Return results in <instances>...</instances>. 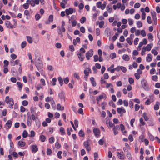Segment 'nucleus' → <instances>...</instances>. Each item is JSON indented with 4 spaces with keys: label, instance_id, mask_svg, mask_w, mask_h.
<instances>
[{
    "label": "nucleus",
    "instance_id": "338daca9",
    "mask_svg": "<svg viewBox=\"0 0 160 160\" xmlns=\"http://www.w3.org/2000/svg\"><path fill=\"white\" fill-rule=\"evenodd\" d=\"M86 21V18L84 17H83L80 20V22L81 23H83Z\"/></svg>",
    "mask_w": 160,
    "mask_h": 160
},
{
    "label": "nucleus",
    "instance_id": "7ed1b4c3",
    "mask_svg": "<svg viewBox=\"0 0 160 160\" xmlns=\"http://www.w3.org/2000/svg\"><path fill=\"white\" fill-rule=\"evenodd\" d=\"M75 9L71 8H69L68 9H66L65 10L66 14L68 16L69 14H72L73 13H75Z\"/></svg>",
    "mask_w": 160,
    "mask_h": 160
},
{
    "label": "nucleus",
    "instance_id": "f03ea898",
    "mask_svg": "<svg viewBox=\"0 0 160 160\" xmlns=\"http://www.w3.org/2000/svg\"><path fill=\"white\" fill-rule=\"evenodd\" d=\"M35 65L38 70L41 69V68L42 67L43 65L42 61L41 60L40 58H38L36 62Z\"/></svg>",
    "mask_w": 160,
    "mask_h": 160
},
{
    "label": "nucleus",
    "instance_id": "9b49d317",
    "mask_svg": "<svg viewBox=\"0 0 160 160\" xmlns=\"http://www.w3.org/2000/svg\"><path fill=\"white\" fill-rule=\"evenodd\" d=\"M152 60V55L150 54H148V56L146 57V60L147 62H150Z\"/></svg>",
    "mask_w": 160,
    "mask_h": 160
},
{
    "label": "nucleus",
    "instance_id": "423d86ee",
    "mask_svg": "<svg viewBox=\"0 0 160 160\" xmlns=\"http://www.w3.org/2000/svg\"><path fill=\"white\" fill-rule=\"evenodd\" d=\"M117 112L121 114V116H122V112L123 113H125L126 112V110L124 109L123 107H122L120 108H118L117 110Z\"/></svg>",
    "mask_w": 160,
    "mask_h": 160
},
{
    "label": "nucleus",
    "instance_id": "aec40b11",
    "mask_svg": "<svg viewBox=\"0 0 160 160\" xmlns=\"http://www.w3.org/2000/svg\"><path fill=\"white\" fill-rule=\"evenodd\" d=\"M105 33L107 34V36H108L110 33V29L109 28H106L105 30Z\"/></svg>",
    "mask_w": 160,
    "mask_h": 160
},
{
    "label": "nucleus",
    "instance_id": "680f3d73",
    "mask_svg": "<svg viewBox=\"0 0 160 160\" xmlns=\"http://www.w3.org/2000/svg\"><path fill=\"white\" fill-rule=\"evenodd\" d=\"M103 98V96L102 95H100L98 97L96 98V100L98 101L99 100L102 99Z\"/></svg>",
    "mask_w": 160,
    "mask_h": 160
},
{
    "label": "nucleus",
    "instance_id": "f704fd0d",
    "mask_svg": "<svg viewBox=\"0 0 160 160\" xmlns=\"http://www.w3.org/2000/svg\"><path fill=\"white\" fill-rule=\"evenodd\" d=\"M107 12H108L109 13H111L112 10V8L109 7V6H107Z\"/></svg>",
    "mask_w": 160,
    "mask_h": 160
},
{
    "label": "nucleus",
    "instance_id": "603ef678",
    "mask_svg": "<svg viewBox=\"0 0 160 160\" xmlns=\"http://www.w3.org/2000/svg\"><path fill=\"white\" fill-rule=\"evenodd\" d=\"M104 24V22L103 21H102L100 22L99 24V28H102L103 27V25Z\"/></svg>",
    "mask_w": 160,
    "mask_h": 160
},
{
    "label": "nucleus",
    "instance_id": "de8ad7c7",
    "mask_svg": "<svg viewBox=\"0 0 160 160\" xmlns=\"http://www.w3.org/2000/svg\"><path fill=\"white\" fill-rule=\"evenodd\" d=\"M52 150L50 148H48L47 150V154L48 155H50L52 153Z\"/></svg>",
    "mask_w": 160,
    "mask_h": 160
},
{
    "label": "nucleus",
    "instance_id": "c756f323",
    "mask_svg": "<svg viewBox=\"0 0 160 160\" xmlns=\"http://www.w3.org/2000/svg\"><path fill=\"white\" fill-rule=\"evenodd\" d=\"M40 139L41 141L42 142H44L45 141L46 139V138L43 135H41L40 137Z\"/></svg>",
    "mask_w": 160,
    "mask_h": 160
},
{
    "label": "nucleus",
    "instance_id": "dca6fc26",
    "mask_svg": "<svg viewBox=\"0 0 160 160\" xmlns=\"http://www.w3.org/2000/svg\"><path fill=\"white\" fill-rule=\"evenodd\" d=\"M90 81L91 83L93 86H95L96 85V83L94 80V78L93 77H91L90 78Z\"/></svg>",
    "mask_w": 160,
    "mask_h": 160
},
{
    "label": "nucleus",
    "instance_id": "c9c22d12",
    "mask_svg": "<svg viewBox=\"0 0 160 160\" xmlns=\"http://www.w3.org/2000/svg\"><path fill=\"white\" fill-rule=\"evenodd\" d=\"M148 39L149 40L153 39V37L151 33H148Z\"/></svg>",
    "mask_w": 160,
    "mask_h": 160
},
{
    "label": "nucleus",
    "instance_id": "e2e57ef3",
    "mask_svg": "<svg viewBox=\"0 0 160 160\" xmlns=\"http://www.w3.org/2000/svg\"><path fill=\"white\" fill-rule=\"evenodd\" d=\"M28 5L29 3H26L23 5V7L25 9H27L28 8Z\"/></svg>",
    "mask_w": 160,
    "mask_h": 160
},
{
    "label": "nucleus",
    "instance_id": "e433bc0d",
    "mask_svg": "<svg viewBox=\"0 0 160 160\" xmlns=\"http://www.w3.org/2000/svg\"><path fill=\"white\" fill-rule=\"evenodd\" d=\"M146 51V49L145 47H143L142 49V51L141 52V55H143L145 54V52Z\"/></svg>",
    "mask_w": 160,
    "mask_h": 160
},
{
    "label": "nucleus",
    "instance_id": "2f4dec72",
    "mask_svg": "<svg viewBox=\"0 0 160 160\" xmlns=\"http://www.w3.org/2000/svg\"><path fill=\"white\" fill-rule=\"evenodd\" d=\"M54 138L53 137H51L49 139V142L50 143H53L54 141Z\"/></svg>",
    "mask_w": 160,
    "mask_h": 160
},
{
    "label": "nucleus",
    "instance_id": "774afa93",
    "mask_svg": "<svg viewBox=\"0 0 160 160\" xmlns=\"http://www.w3.org/2000/svg\"><path fill=\"white\" fill-rule=\"evenodd\" d=\"M121 70L124 72H126L127 71L126 68L125 67L122 66H121Z\"/></svg>",
    "mask_w": 160,
    "mask_h": 160
},
{
    "label": "nucleus",
    "instance_id": "20e7f679",
    "mask_svg": "<svg viewBox=\"0 0 160 160\" xmlns=\"http://www.w3.org/2000/svg\"><path fill=\"white\" fill-rule=\"evenodd\" d=\"M84 147L88 151H89L91 150V147L90 144H89V141L87 140L84 142Z\"/></svg>",
    "mask_w": 160,
    "mask_h": 160
},
{
    "label": "nucleus",
    "instance_id": "ea45409f",
    "mask_svg": "<svg viewBox=\"0 0 160 160\" xmlns=\"http://www.w3.org/2000/svg\"><path fill=\"white\" fill-rule=\"evenodd\" d=\"M58 29L59 30V31L58 32V34L59 35H60V37L62 38L63 37V34H62V32H61V30H60V27H58Z\"/></svg>",
    "mask_w": 160,
    "mask_h": 160
},
{
    "label": "nucleus",
    "instance_id": "bb28decb",
    "mask_svg": "<svg viewBox=\"0 0 160 160\" xmlns=\"http://www.w3.org/2000/svg\"><path fill=\"white\" fill-rule=\"evenodd\" d=\"M60 131L62 135H63L65 134V132L63 128L61 127L60 128Z\"/></svg>",
    "mask_w": 160,
    "mask_h": 160
},
{
    "label": "nucleus",
    "instance_id": "412c9836",
    "mask_svg": "<svg viewBox=\"0 0 160 160\" xmlns=\"http://www.w3.org/2000/svg\"><path fill=\"white\" fill-rule=\"evenodd\" d=\"M137 27L139 28L142 26V23L141 21H138L136 23Z\"/></svg>",
    "mask_w": 160,
    "mask_h": 160
},
{
    "label": "nucleus",
    "instance_id": "13d9d810",
    "mask_svg": "<svg viewBox=\"0 0 160 160\" xmlns=\"http://www.w3.org/2000/svg\"><path fill=\"white\" fill-rule=\"evenodd\" d=\"M143 45V43L142 42H141L139 43L138 47L137 48V49L139 50H141V48L142 47V46Z\"/></svg>",
    "mask_w": 160,
    "mask_h": 160
},
{
    "label": "nucleus",
    "instance_id": "6ab92c4d",
    "mask_svg": "<svg viewBox=\"0 0 160 160\" xmlns=\"http://www.w3.org/2000/svg\"><path fill=\"white\" fill-rule=\"evenodd\" d=\"M26 38L27 39V40L29 43H32V42L33 40L32 39V38L31 37L27 36L26 37Z\"/></svg>",
    "mask_w": 160,
    "mask_h": 160
},
{
    "label": "nucleus",
    "instance_id": "f8f14e48",
    "mask_svg": "<svg viewBox=\"0 0 160 160\" xmlns=\"http://www.w3.org/2000/svg\"><path fill=\"white\" fill-rule=\"evenodd\" d=\"M123 59L126 61H128L129 60L130 58L129 56L127 54H124L122 57Z\"/></svg>",
    "mask_w": 160,
    "mask_h": 160
},
{
    "label": "nucleus",
    "instance_id": "7c9ffc66",
    "mask_svg": "<svg viewBox=\"0 0 160 160\" xmlns=\"http://www.w3.org/2000/svg\"><path fill=\"white\" fill-rule=\"evenodd\" d=\"M147 22L149 24H151L152 22L151 18L150 16H148L147 17Z\"/></svg>",
    "mask_w": 160,
    "mask_h": 160
},
{
    "label": "nucleus",
    "instance_id": "c85d7f7f",
    "mask_svg": "<svg viewBox=\"0 0 160 160\" xmlns=\"http://www.w3.org/2000/svg\"><path fill=\"white\" fill-rule=\"evenodd\" d=\"M28 135V133L26 130H24L22 133V137L24 138H26Z\"/></svg>",
    "mask_w": 160,
    "mask_h": 160
},
{
    "label": "nucleus",
    "instance_id": "9d476101",
    "mask_svg": "<svg viewBox=\"0 0 160 160\" xmlns=\"http://www.w3.org/2000/svg\"><path fill=\"white\" fill-rule=\"evenodd\" d=\"M32 152H36L38 150L37 146L36 145H33L31 146Z\"/></svg>",
    "mask_w": 160,
    "mask_h": 160
},
{
    "label": "nucleus",
    "instance_id": "3c124183",
    "mask_svg": "<svg viewBox=\"0 0 160 160\" xmlns=\"http://www.w3.org/2000/svg\"><path fill=\"white\" fill-rule=\"evenodd\" d=\"M59 97L61 99L64 98V95L63 92H62L59 94Z\"/></svg>",
    "mask_w": 160,
    "mask_h": 160
},
{
    "label": "nucleus",
    "instance_id": "5701e85b",
    "mask_svg": "<svg viewBox=\"0 0 160 160\" xmlns=\"http://www.w3.org/2000/svg\"><path fill=\"white\" fill-rule=\"evenodd\" d=\"M58 80L59 81V83L60 84L61 86L63 84V80L61 77H59L58 78Z\"/></svg>",
    "mask_w": 160,
    "mask_h": 160
},
{
    "label": "nucleus",
    "instance_id": "bf43d9fd",
    "mask_svg": "<svg viewBox=\"0 0 160 160\" xmlns=\"http://www.w3.org/2000/svg\"><path fill=\"white\" fill-rule=\"evenodd\" d=\"M139 108L140 106L136 104L135 105V111H138L139 109Z\"/></svg>",
    "mask_w": 160,
    "mask_h": 160
},
{
    "label": "nucleus",
    "instance_id": "58836bf2",
    "mask_svg": "<svg viewBox=\"0 0 160 160\" xmlns=\"http://www.w3.org/2000/svg\"><path fill=\"white\" fill-rule=\"evenodd\" d=\"M128 23L129 25L131 26L133 24V21L132 19L131 18H128Z\"/></svg>",
    "mask_w": 160,
    "mask_h": 160
},
{
    "label": "nucleus",
    "instance_id": "052dcab7",
    "mask_svg": "<svg viewBox=\"0 0 160 160\" xmlns=\"http://www.w3.org/2000/svg\"><path fill=\"white\" fill-rule=\"evenodd\" d=\"M94 60L95 62H97L98 60H99V58L98 56L97 55H95L93 56Z\"/></svg>",
    "mask_w": 160,
    "mask_h": 160
},
{
    "label": "nucleus",
    "instance_id": "37998d69",
    "mask_svg": "<svg viewBox=\"0 0 160 160\" xmlns=\"http://www.w3.org/2000/svg\"><path fill=\"white\" fill-rule=\"evenodd\" d=\"M158 77L156 75L153 76L152 77V79L154 81H157Z\"/></svg>",
    "mask_w": 160,
    "mask_h": 160
},
{
    "label": "nucleus",
    "instance_id": "0e129e2a",
    "mask_svg": "<svg viewBox=\"0 0 160 160\" xmlns=\"http://www.w3.org/2000/svg\"><path fill=\"white\" fill-rule=\"evenodd\" d=\"M148 124L149 126H152L154 125V123L153 121L150 120L148 122Z\"/></svg>",
    "mask_w": 160,
    "mask_h": 160
},
{
    "label": "nucleus",
    "instance_id": "f3484780",
    "mask_svg": "<svg viewBox=\"0 0 160 160\" xmlns=\"http://www.w3.org/2000/svg\"><path fill=\"white\" fill-rule=\"evenodd\" d=\"M141 83L142 86L145 88V87L147 88V83L145 80L143 79L141 81Z\"/></svg>",
    "mask_w": 160,
    "mask_h": 160
},
{
    "label": "nucleus",
    "instance_id": "f257e3e1",
    "mask_svg": "<svg viewBox=\"0 0 160 160\" xmlns=\"http://www.w3.org/2000/svg\"><path fill=\"white\" fill-rule=\"evenodd\" d=\"M13 21L14 23L12 25L9 21H6V25L8 28H15L16 27V24L17 21L16 20L14 19Z\"/></svg>",
    "mask_w": 160,
    "mask_h": 160
},
{
    "label": "nucleus",
    "instance_id": "09e8293b",
    "mask_svg": "<svg viewBox=\"0 0 160 160\" xmlns=\"http://www.w3.org/2000/svg\"><path fill=\"white\" fill-rule=\"evenodd\" d=\"M26 41H23L21 43V47L22 48H24L26 45Z\"/></svg>",
    "mask_w": 160,
    "mask_h": 160
},
{
    "label": "nucleus",
    "instance_id": "69168bd1",
    "mask_svg": "<svg viewBox=\"0 0 160 160\" xmlns=\"http://www.w3.org/2000/svg\"><path fill=\"white\" fill-rule=\"evenodd\" d=\"M55 146L56 148L58 149L59 148L61 147L60 145L58 142H56L55 143Z\"/></svg>",
    "mask_w": 160,
    "mask_h": 160
},
{
    "label": "nucleus",
    "instance_id": "c03bdc74",
    "mask_svg": "<svg viewBox=\"0 0 160 160\" xmlns=\"http://www.w3.org/2000/svg\"><path fill=\"white\" fill-rule=\"evenodd\" d=\"M111 58L112 59H113L116 57V54L115 53H112L110 55Z\"/></svg>",
    "mask_w": 160,
    "mask_h": 160
},
{
    "label": "nucleus",
    "instance_id": "cd10ccee",
    "mask_svg": "<svg viewBox=\"0 0 160 160\" xmlns=\"http://www.w3.org/2000/svg\"><path fill=\"white\" fill-rule=\"evenodd\" d=\"M6 124L7 126L9 128H10L11 127V125H12V122L10 120H8L7 121Z\"/></svg>",
    "mask_w": 160,
    "mask_h": 160
},
{
    "label": "nucleus",
    "instance_id": "a878e982",
    "mask_svg": "<svg viewBox=\"0 0 160 160\" xmlns=\"http://www.w3.org/2000/svg\"><path fill=\"white\" fill-rule=\"evenodd\" d=\"M18 144L21 147H23L25 145V143L22 141H20L18 142Z\"/></svg>",
    "mask_w": 160,
    "mask_h": 160
},
{
    "label": "nucleus",
    "instance_id": "6e6552de",
    "mask_svg": "<svg viewBox=\"0 0 160 160\" xmlns=\"http://www.w3.org/2000/svg\"><path fill=\"white\" fill-rule=\"evenodd\" d=\"M118 156L120 159L123 160L124 158V154L123 152H117Z\"/></svg>",
    "mask_w": 160,
    "mask_h": 160
},
{
    "label": "nucleus",
    "instance_id": "2eb2a0df",
    "mask_svg": "<svg viewBox=\"0 0 160 160\" xmlns=\"http://www.w3.org/2000/svg\"><path fill=\"white\" fill-rule=\"evenodd\" d=\"M153 46V44L152 43H151L150 44H148L146 46V50H147L148 51H150L151 48Z\"/></svg>",
    "mask_w": 160,
    "mask_h": 160
},
{
    "label": "nucleus",
    "instance_id": "a19ab883",
    "mask_svg": "<svg viewBox=\"0 0 160 160\" xmlns=\"http://www.w3.org/2000/svg\"><path fill=\"white\" fill-rule=\"evenodd\" d=\"M78 134L80 137H83L84 135V132L81 130L80 131Z\"/></svg>",
    "mask_w": 160,
    "mask_h": 160
},
{
    "label": "nucleus",
    "instance_id": "4468645a",
    "mask_svg": "<svg viewBox=\"0 0 160 160\" xmlns=\"http://www.w3.org/2000/svg\"><path fill=\"white\" fill-rule=\"evenodd\" d=\"M91 71V70L89 68H88L87 69H85L84 70V72L85 76H86V78H87V77L89 75V72Z\"/></svg>",
    "mask_w": 160,
    "mask_h": 160
},
{
    "label": "nucleus",
    "instance_id": "39448f33",
    "mask_svg": "<svg viewBox=\"0 0 160 160\" xmlns=\"http://www.w3.org/2000/svg\"><path fill=\"white\" fill-rule=\"evenodd\" d=\"M93 51L91 49L86 53V57L88 60L90 59V57H91L93 55Z\"/></svg>",
    "mask_w": 160,
    "mask_h": 160
},
{
    "label": "nucleus",
    "instance_id": "ddd939ff",
    "mask_svg": "<svg viewBox=\"0 0 160 160\" xmlns=\"http://www.w3.org/2000/svg\"><path fill=\"white\" fill-rule=\"evenodd\" d=\"M57 109L58 110H63L64 109V107L60 104H58L57 106Z\"/></svg>",
    "mask_w": 160,
    "mask_h": 160
},
{
    "label": "nucleus",
    "instance_id": "8fccbe9b",
    "mask_svg": "<svg viewBox=\"0 0 160 160\" xmlns=\"http://www.w3.org/2000/svg\"><path fill=\"white\" fill-rule=\"evenodd\" d=\"M11 101V98H9V96H6L5 99V101L7 103H9V102Z\"/></svg>",
    "mask_w": 160,
    "mask_h": 160
},
{
    "label": "nucleus",
    "instance_id": "4be33fe9",
    "mask_svg": "<svg viewBox=\"0 0 160 160\" xmlns=\"http://www.w3.org/2000/svg\"><path fill=\"white\" fill-rule=\"evenodd\" d=\"M159 103L158 102H156V104H155L154 106V109L155 110H158L159 108Z\"/></svg>",
    "mask_w": 160,
    "mask_h": 160
},
{
    "label": "nucleus",
    "instance_id": "a211bd4d",
    "mask_svg": "<svg viewBox=\"0 0 160 160\" xmlns=\"http://www.w3.org/2000/svg\"><path fill=\"white\" fill-rule=\"evenodd\" d=\"M73 76L74 78L77 79L78 80L80 79L79 73L77 72H75L73 74Z\"/></svg>",
    "mask_w": 160,
    "mask_h": 160
},
{
    "label": "nucleus",
    "instance_id": "1a4fd4ad",
    "mask_svg": "<svg viewBox=\"0 0 160 160\" xmlns=\"http://www.w3.org/2000/svg\"><path fill=\"white\" fill-rule=\"evenodd\" d=\"M32 119L30 115H28V116L27 121V125L30 126L31 125Z\"/></svg>",
    "mask_w": 160,
    "mask_h": 160
},
{
    "label": "nucleus",
    "instance_id": "4c0bfd02",
    "mask_svg": "<svg viewBox=\"0 0 160 160\" xmlns=\"http://www.w3.org/2000/svg\"><path fill=\"white\" fill-rule=\"evenodd\" d=\"M48 20L51 22H53V15H50L49 16Z\"/></svg>",
    "mask_w": 160,
    "mask_h": 160
},
{
    "label": "nucleus",
    "instance_id": "4d7b16f0",
    "mask_svg": "<svg viewBox=\"0 0 160 160\" xmlns=\"http://www.w3.org/2000/svg\"><path fill=\"white\" fill-rule=\"evenodd\" d=\"M17 83L18 87L19 88V89L21 90L22 88V84L19 82H17Z\"/></svg>",
    "mask_w": 160,
    "mask_h": 160
},
{
    "label": "nucleus",
    "instance_id": "0eeeda50",
    "mask_svg": "<svg viewBox=\"0 0 160 160\" xmlns=\"http://www.w3.org/2000/svg\"><path fill=\"white\" fill-rule=\"evenodd\" d=\"M93 132L94 135L97 137H98L100 136V131L99 129L95 128L93 129Z\"/></svg>",
    "mask_w": 160,
    "mask_h": 160
},
{
    "label": "nucleus",
    "instance_id": "49530a36",
    "mask_svg": "<svg viewBox=\"0 0 160 160\" xmlns=\"http://www.w3.org/2000/svg\"><path fill=\"white\" fill-rule=\"evenodd\" d=\"M71 24L72 27H74L76 25L77 22L75 20H72L71 21Z\"/></svg>",
    "mask_w": 160,
    "mask_h": 160
},
{
    "label": "nucleus",
    "instance_id": "473e14b6",
    "mask_svg": "<svg viewBox=\"0 0 160 160\" xmlns=\"http://www.w3.org/2000/svg\"><path fill=\"white\" fill-rule=\"evenodd\" d=\"M127 156L129 160H131L132 159V157L130 153L129 152H128L127 153L126 155Z\"/></svg>",
    "mask_w": 160,
    "mask_h": 160
},
{
    "label": "nucleus",
    "instance_id": "864d4df0",
    "mask_svg": "<svg viewBox=\"0 0 160 160\" xmlns=\"http://www.w3.org/2000/svg\"><path fill=\"white\" fill-rule=\"evenodd\" d=\"M35 19L37 21L38 20L41 18V17L39 14H37L35 16Z\"/></svg>",
    "mask_w": 160,
    "mask_h": 160
},
{
    "label": "nucleus",
    "instance_id": "79ce46f5",
    "mask_svg": "<svg viewBox=\"0 0 160 160\" xmlns=\"http://www.w3.org/2000/svg\"><path fill=\"white\" fill-rule=\"evenodd\" d=\"M62 153V152L61 151H59L58 152V153H57V156L59 159H61L62 158V156H61V155Z\"/></svg>",
    "mask_w": 160,
    "mask_h": 160
},
{
    "label": "nucleus",
    "instance_id": "a18cd8bd",
    "mask_svg": "<svg viewBox=\"0 0 160 160\" xmlns=\"http://www.w3.org/2000/svg\"><path fill=\"white\" fill-rule=\"evenodd\" d=\"M141 34L143 37L146 36V33L144 30H142L141 31Z\"/></svg>",
    "mask_w": 160,
    "mask_h": 160
},
{
    "label": "nucleus",
    "instance_id": "6e6d98bb",
    "mask_svg": "<svg viewBox=\"0 0 160 160\" xmlns=\"http://www.w3.org/2000/svg\"><path fill=\"white\" fill-rule=\"evenodd\" d=\"M109 104L110 106H112L113 108L115 107V105L114 103L112 101H111L109 103Z\"/></svg>",
    "mask_w": 160,
    "mask_h": 160
},
{
    "label": "nucleus",
    "instance_id": "72a5a7b5",
    "mask_svg": "<svg viewBox=\"0 0 160 160\" xmlns=\"http://www.w3.org/2000/svg\"><path fill=\"white\" fill-rule=\"evenodd\" d=\"M35 136V132L33 130H32L30 132V134H29L28 136L29 137H34Z\"/></svg>",
    "mask_w": 160,
    "mask_h": 160
},
{
    "label": "nucleus",
    "instance_id": "393cba45",
    "mask_svg": "<svg viewBox=\"0 0 160 160\" xmlns=\"http://www.w3.org/2000/svg\"><path fill=\"white\" fill-rule=\"evenodd\" d=\"M151 15L153 19H157L156 14L155 12H151Z\"/></svg>",
    "mask_w": 160,
    "mask_h": 160
},
{
    "label": "nucleus",
    "instance_id": "b1692460",
    "mask_svg": "<svg viewBox=\"0 0 160 160\" xmlns=\"http://www.w3.org/2000/svg\"><path fill=\"white\" fill-rule=\"evenodd\" d=\"M82 53L80 52H79L78 53V56L81 57V56L82 58H81V61H82L84 59L85 57L84 55L82 54Z\"/></svg>",
    "mask_w": 160,
    "mask_h": 160
},
{
    "label": "nucleus",
    "instance_id": "5fc2aeb1",
    "mask_svg": "<svg viewBox=\"0 0 160 160\" xmlns=\"http://www.w3.org/2000/svg\"><path fill=\"white\" fill-rule=\"evenodd\" d=\"M47 69L50 71H53L54 69L52 66L51 65H48L47 66Z\"/></svg>",
    "mask_w": 160,
    "mask_h": 160
}]
</instances>
